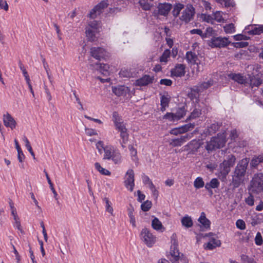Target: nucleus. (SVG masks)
<instances>
[{
    "instance_id": "obj_16",
    "label": "nucleus",
    "mask_w": 263,
    "mask_h": 263,
    "mask_svg": "<svg viewBox=\"0 0 263 263\" xmlns=\"http://www.w3.org/2000/svg\"><path fill=\"white\" fill-rule=\"evenodd\" d=\"M180 253L178 248L172 249L171 248L170 254L167 258L172 263H179Z\"/></svg>"
},
{
    "instance_id": "obj_35",
    "label": "nucleus",
    "mask_w": 263,
    "mask_h": 263,
    "mask_svg": "<svg viewBox=\"0 0 263 263\" xmlns=\"http://www.w3.org/2000/svg\"><path fill=\"white\" fill-rule=\"evenodd\" d=\"M95 166L96 169L98 172H99L102 175L109 176L111 174L109 171L103 168L101 166L100 163L98 162H96L95 163Z\"/></svg>"
},
{
    "instance_id": "obj_31",
    "label": "nucleus",
    "mask_w": 263,
    "mask_h": 263,
    "mask_svg": "<svg viewBox=\"0 0 263 263\" xmlns=\"http://www.w3.org/2000/svg\"><path fill=\"white\" fill-rule=\"evenodd\" d=\"M99 71L103 76L109 74V66L108 64H99Z\"/></svg>"
},
{
    "instance_id": "obj_27",
    "label": "nucleus",
    "mask_w": 263,
    "mask_h": 263,
    "mask_svg": "<svg viewBox=\"0 0 263 263\" xmlns=\"http://www.w3.org/2000/svg\"><path fill=\"white\" fill-rule=\"evenodd\" d=\"M184 7V6L183 4L181 3H177L174 6L173 10L172 11V14L173 15L176 17H177L181 11V10H182Z\"/></svg>"
},
{
    "instance_id": "obj_13",
    "label": "nucleus",
    "mask_w": 263,
    "mask_h": 263,
    "mask_svg": "<svg viewBox=\"0 0 263 263\" xmlns=\"http://www.w3.org/2000/svg\"><path fill=\"white\" fill-rule=\"evenodd\" d=\"M154 80V77H151L149 75L145 74L142 77L136 81V85L139 86H146L149 84L153 83Z\"/></svg>"
},
{
    "instance_id": "obj_46",
    "label": "nucleus",
    "mask_w": 263,
    "mask_h": 263,
    "mask_svg": "<svg viewBox=\"0 0 263 263\" xmlns=\"http://www.w3.org/2000/svg\"><path fill=\"white\" fill-rule=\"evenodd\" d=\"M241 260L242 263H256L253 258L244 254L241 256Z\"/></svg>"
},
{
    "instance_id": "obj_64",
    "label": "nucleus",
    "mask_w": 263,
    "mask_h": 263,
    "mask_svg": "<svg viewBox=\"0 0 263 263\" xmlns=\"http://www.w3.org/2000/svg\"><path fill=\"white\" fill-rule=\"evenodd\" d=\"M9 6L6 1L0 0V9H3L5 11L8 10Z\"/></svg>"
},
{
    "instance_id": "obj_20",
    "label": "nucleus",
    "mask_w": 263,
    "mask_h": 263,
    "mask_svg": "<svg viewBox=\"0 0 263 263\" xmlns=\"http://www.w3.org/2000/svg\"><path fill=\"white\" fill-rule=\"evenodd\" d=\"M221 245V242L219 240L215 238H212L210 241L206 244L205 249L212 250L215 248L216 247H219Z\"/></svg>"
},
{
    "instance_id": "obj_51",
    "label": "nucleus",
    "mask_w": 263,
    "mask_h": 263,
    "mask_svg": "<svg viewBox=\"0 0 263 263\" xmlns=\"http://www.w3.org/2000/svg\"><path fill=\"white\" fill-rule=\"evenodd\" d=\"M236 226L237 228L241 230L246 229V223L245 221L241 219H238L236 221Z\"/></svg>"
},
{
    "instance_id": "obj_62",
    "label": "nucleus",
    "mask_w": 263,
    "mask_h": 263,
    "mask_svg": "<svg viewBox=\"0 0 263 263\" xmlns=\"http://www.w3.org/2000/svg\"><path fill=\"white\" fill-rule=\"evenodd\" d=\"M245 201L247 204L250 206H252L254 205V197L252 195H250L245 200Z\"/></svg>"
},
{
    "instance_id": "obj_8",
    "label": "nucleus",
    "mask_w": 263,
    "mask_h": 263,
    "mask_svg": "<svg viewBox=\"0 0 263 263\" xmlns=\"http://www.w3.org/2000/svg\"><path fill=\"white\" fill-rule=\"evenodd\" d=\"M134 172L132 169L128 170L126 173L125 180L124 182L125 187L132 192L135 186Z\"/></svg>"
},
{
    "instance_id": "obj_26",
    "label": "nucleus",
    "mask_w": 263,
    "mask_h": 263,
    "mask_svg": "<svg viewBox=\"0 0 263 263\" xmlns=\"http://www.w3.org/2000/svg\"><path fill=\"white\" fill-rule=\"evenodd\" d=\"M181 223L184 227L189 228L192 227L193 223L191 217L186 215L181 219Z\"/></svg>"
},
{
    "instance_id": "obj_9",
    "label": "nucleus",
    "mask_w": 263,
    "mask_h": 263,
    "mask_svg": "<svg viewBox=\"0 0 263 263\" xmlns=\"http://www.w3.org/2000/svg\"><path fill=\"white\" fill-rule=\"evenodd\" d=\"M228 77L230 79L233 80L235 82L243 85L245 86H248V78L244 77L242 74L231 73L228 75Z\"/></svg>"
},
{
    "instance_id": "obj_7",
    "label": "nucleus",
    "mask_w": 263,
    "mask_h": 263,
    "mask_svg": "<svg viewBox=\"0 0 263 263\" xmlns=\"http://www.w3.org/2000/svg\"><path fill=\"white\" fill-rule=\"evenodd\" d=\"M141 236L143 241L148 247H152L156 241V237L147 229H143L141 232Z\"/></svg>"
},
{
    "instance_id": "obj_25",
    "label": "nucleus",
    "mask_w": 263,
    "mask_h": 263,
    "mask_svg": "<svg viewBox=\"0 0 263 263\" xmlns=\"http://www.w3.org/2000/svg\"><path fill=\"white\" fill-rule=\"evenodd\" d=\"M263 32V26L262 25H258L257 26H252V29L248 31V33L249 34H260Z\"/></svg>"
},
{
    "instance_id": "obj_1",
    "label": "nucleus",
    "mask_w": 263,
    "mask_h": 263,
    "mask_svg": "<svg viewBox=\"0 0 263 263\" xmlns=\"http://www.w3.org/2000/svg\"><path fill=\"white\" fill-rule=\"evenodd\" d=\"M249 159L244 158L237 164L232 176V184L234 187H238L245 179Z\"/></svg>"
},
{
    "instance_id": "obj_53",
    "label": "nucleus",
    "mask_w": 263,
    "mask_h": 263,
    "mask_svg": "<svg viewBox=\"0 0 263 263\" xmlns=\"http://www.w3.org/2000/svg\"><path fill=\"white\" fill-rule=\"evenodd\" d=\"M115 125L116 129L120 132L127 130V128H126L125 125L123 122L117 123V124H115Z\"/></svg>"
},
{
    "instance_id": "obj_12",
    "label": "nucleus",
    "mask_w": 263,
    "mask_h": 263,
    "mask_svg": "<svg viewBox=\"0 0 263 263\" xmlns=\"http://www.w3.org/2000/svg\"><path fill=\"white\" fill-rule=\"evenodd\" d=\"M3 122L6 127H10L11 129H13L16 127V121L8 112L3 115Z\"/></svg>"
},
{
    "instance_id": "obj_28",
    "label": "nucleus",
    "mask_w": 263,
    "mask_h": 263,
    "mask_svg": "<svg viewBox=\"0 0 263 263\" xmlns=\"http://www.w3.org/2000/svg\"><path fill=\"white\" fill-rule=\"evenodd\" d=\"M219 168L220 174L224 177H226L228 175L231 170V168L223 162L220 163Z\"/></svg>"
},
{
    "instance_id": "obj_63",
    "label": "nucleus",
    "mask_w": 263,
    "mask_h": 263,
    "mask_svg": "<svg viewBox=\"0 0 263 263\" xmlns=\"http://www.w3.org/2000/svg\"><path fill=\"white\" fill-rule=\"evenodd\" d=\"M85 133L86 134L89 136L97 135L96 131L91 128H85Z\"/></svg>"
},
{
    "instance_id": "obj_48",
    "label": "nucleus",
    "mask_w": 263,
    "mask_h": 263,
    "mask_svg": "<svg viewBox=\"0 0 263 263\" xmlns=\"http://www.w3.org/2000/svg\"><path fill=\"white\" fill-rule=\"evenodd\" d=\"M214 18L213 20H216L218 22H223L224 19L222 17V14L221 12L217 11L214 14Z\"/></svg>"
},
{
    "instance_id": "obj_11",
    "label": "nucleus",
    "mask_w": 263,
    "mask_h": 263,
    "mask_svg": "<svg viewBox=\"0 0 263 263\" xmlns=\"http://www.w3.org/2000/svg\"><path fill=\"white\" fill-rule=\"evenodd\" d=\"M248 86L253 88L254 87H258L262 83V80L258 76L248 74Z\"/></svg>"
},
{
    "instance_id": "obj_49",
    "label": "nucleus",
    "mask_w": 263,
    "mask_h": 263,
    "mask_svg": "<svg viewBox=\"0 0 263 263\" xmlns=\"http://www.w3.org/2000/svg\"><path fill=\"white\" fill-rule=\"evenodd\" d=\"M172 249L178 248V243L176 234H173L171 237Z\"/></svg>"
},
{
    "instance_id": "obj_30",
    "label": "nucleus",
    "mask_w": 263,
    "mask_h": 263,
    "mask_svg": "<svg viewBox=\"0 0 263 263\" xmlns=\"http://www.w3.org/2000/svg\"><path fill=\"white\" fill-rule=\"evenodd\" d=\"M221 124L218 123H215L211 124L208 128V132L210 135L215 134L217 131L218 130L219 128L221 126Z\"/></svg>"
},
{
    "instance_id": "obj_40",
    "label": "nucleus",
    "mask_w": 263,
    "mask_h": 263,
    "mask_svg": "<svg viewBox=\"0 0 263 263\" xmlns=\"http://www.w3.org/2000/svg\"><path fill=\"white\" fill-rule=\"evenodd\" d=\"M194 186L196 189H200L205 186L204 181L201 177H197L194 182Z\"/></svg>"
},
{
    "instance_id": "obj_6",
    "label": "nucleus",
    "mask_w": 263,
    "mask_h": 263,
    "mask_svg": "<svg viewBox=\"0 0 263 263\" xmlns=\"http://www.w3.org/2000/svg\"><path fill=\"white\" fill-rule=\"evenodd\" d=\"M110 0H103L98 4L90 11L89 15L90 18H94L98 15H100L103 11L104 9L108 6V2Z\"/></svg>"
},
{
    "instance_id": "obj_56",
    "label": "nucleus",
    "mask_w": 263,
    "mask_h": 263,
    "mask_svg": "<svg viewBox=\"0 0 263 263\" xmlns=\"http://www.w3.org/2000/svg\"><path fill=\"white\" fill-rule=\"evenodd\" d=\"M214 30L212 27H208L205 32L203 33V37H207L212 36L214 34Z\"/></svg>"
},
{
    "instance_id": "obj_2",
    "label": "nucleus",
    "mask_w": 263,
    "mask_h": 263,
    "mask_svg": "<svg viewBox=\"0 0 263 263\" xmlns=\"http://www.w3.org/2000/svg\"><path fill=\"white\" fill-rule=\"evenodd\" d=\"M226 142V138L223 135H218L217 137H213L211 140L207 143L205 148L208 151H212L223 147Z\"/></svg>"
},
{
    "instance_id": "obj_18",
    "label": "nucleus",
    "mask_w": 263,
    "mask_h": 263,
    "mask_svg": "<svg viewBox=\"0 0 263 263\" xmlns=\"http://www.w3.org/2000/svg\"><path fill=\"white\" fill-rule=\"evenodd\" d=\"M127 91V87L124 86L112 87V92L117 96H125Z\"/></svg>"
},
{
    "instance_id": "obj_34",
    "label": "nucleus",
    "mask_w": 263,
    "mask_h": 263,
    "mask_svg": "<svg viewBox=\"0 0 263 263\" xmlns=\"http://www.w3.org/2000/svg\"><path fill=\"white\" fill-rule=\"evenodd\" d=\"M115 164L121 162V156L120 153L118 150L113 151V154L111 159Z\"/></svg>"
},
{
    "instance_id": "obj_15",
    "label": "nucleus",
    "mask_w": 263,
    "mask_h": 263,
    "mask_svg": "<svg viewBox=\"0 0 263 263\" xmlns=\"http://www.w3.org/2000/svg\"><path fill=\"white\" fill-rule=\"evenodd\" d=\"M172 8V5L170 3H160L158 6V13L163 16H166Z\"/></svg>"
},
{
    "instance_id": "obj_29",
    "label": "nucleus",
    "mask_w": 263,
    "mask_h": 263,
    "mask_svg": "<svg viewBox=\"0 0 263 263\" xmlns=\"http://www.w3.org/2000/svg\"><path fill=\"white\" fill-rule=\"evenodd\" d=\"M235 161V156L233 155H230L227 157V160H224L223 162L231 168L234 165Z\"/></svg>"
},
{
    "instance_id": "obj_22",
    "label": "nucleus",
    "mask_w": 263,
    "mask_h": 263,
    "mask_svg": "<svg viewBox=\"0 0 263 263\" xmlns=\"http://www.w3.org/2000/svg\"><path fill=\"white\" fill-rule=\"evenodd\" d=\"M154 0H140L139 3L142 9L145 11L151 10L153 5L152 2Z\"/></svg>"
},
{
    "instance_id": "obj_44",
    "label": "nucleus",
    "mask_w": 263,
    "mask_h": 263,
    "mask_svg": "<svg viewBox=\"0 0 263 263\" xmlns=\"http://www.w3.org/2000/svg\"><path fill=\"white\" fill-rule=\"evenodd\" d=\"M152 205V202L149 200H146L141 204V210L144 212H147L149 210Z\"/></svg>"
},
{
    "instance_id": "obj_59",
    "label": "nucleus",
    "mask_w": 263,
    "mask_h": 263,
    "mask_svg": "<svg viewBox=\"0 0 263 263\" xmlns=\"http://www.w3.org/2000/svg\"><path fill=\"white\" fill-rule=\"evenodd\" d=\"M173 82L170 79H161L160 81V84L161 85H164L167 86H170L172 85Z\"/></svg>"
},
{
    "instance_id": "obj_52",
    "label": "nucleus",
    "mask_w": 263,
    "mask_h": 263,
    "mask_svg": "<svg viewBox=\"0 0 263 263\" xmlns=\"http://www.w3.org/2000/svg\"><path fill=\"white\" fill-rule=\"evenodd\" d=\"M103 200L105 202V207L106 211L112 214L113 212V209L110 204L109 199L107 198H104Z\"/></svg>"
},
{
    "instance_id": "obj_14",
    "label": "nucleus",
    "mask_w": 263,
    "mask_h": 263,
    "mask_svg": "<svg viewBox=\"0 0 263 263\" xmlns=\"http://www.w3.org/2000/svg\"><path fill=\"white\" fill-rule=\"evenodd\" d=\"M105 50L102 47H92L90 49L91 55L97 60H100L105 55Z\"/></svg>"
},
{
    "instance_id": "obj_39",
    "label": "nucleus",
    "mask_w": 263,
    "mask_h": 263,
    "mask_svg": "<svg viewBox=\"0 0 263 263\" xmlns=\"http://www.w3.org/2000/svg\"><path fill=\"white\" fill-rule=\"evenodd\" d=\"M23 141L25 143V146L28 149V151L29 152L31 156L33 157V158L34 159H35L34 153L32 149L31 146L30 144V142L29 140H28L26 136H24L23 138Z\"/></svg>"
},
{
    "instance_id": "obj_3",
    "label": "nucleus",
    "mask_w": 263,
    "mask_h": 263,
    "mask_svg": "<svg viewBox=\"0 0 263 263\" xmlns=\"http://www.w3.org/2000/svg\"><path fill=\"white\" fill-rule=\"evenodd\" d=\"M208 44L212 48H224L231 44L229 38L221 36H212L208 41Z\"/></svg>"
},
{
    "instance_id": "obj_42",
    "label": "nucleus",
    "mask_w": 263,
    "mask_h": 263,
    "mask_svg": "<svg viewBox=\"0 0 263 263\" xmlns=\"http://www.w3.org/2000/svg\"><path fill=\"white\" fill-rule=\"evenodd\" d=\"M120 77L123 78H130L133 77V73L130 70L127 69H122L120 71Z\"/></svg>"
},
{
    "instance_id": "obj_55",
    "label": "nucleus",
    "mask_w": 263,
    "mask_h": 263,
    "mask_svg": "<svg viewBox=\"0 0 263 263\" xmlns=\"http://www.w3.org/2000/svg\"><path fill=\"white\" fill-rule=\"evenodd\" d=\"M232 44L236 48H243L248 46V43L247 42H240L233 43Z\"/></svg>"
},
{
    "instance_id": "obj_17",
    "label": "nucleus",
    "mask_w": 263,
    "mask_h": 263,
    "mask_svg": "<svg viewBox=\"0 0 263 263\" xmlns=\"http://www.w3.org/2000/svg\"><path fill=\"white\" fill-rule=\"evenodd\" d=\"M189 139V135L181 136L179 138L173 139L171 140L170 144L174 147L181 146L183 143Z\"/></svg>"
},
{
    "instance_id": "obj_61",
    "label": "nucleus",
    "mask_w": 263,
    "mask_h": 263,
    "mask_svg": "<svg viewBox=\"0 0 263 263\" xmlns=\"http://www.w3.org/2000/svg\"><path fill=\"white\" fill-rule=\"evenodd\" d=\"M112 118H113L112 120L114 121L115 125L117 124V123L121 122V119L117 112H114L113 113Z\"/></svg>"
},
{
    "instance_id": "obj_21",
    "label": "nucleus",
    "mask_w": 263,
    "mask_h": 263,
    "mask_svg": "<svg viewBox=\"0 0 263 263\" xmlns=\"http://www.w3.org/2000/svg\"><path fill=\"white\" fill-rule=\"evenodd\" d=\"M198 221L202 224L204 228H210L211 222L208 218H206L205 214L204 212H202L201 213L200 216L198 219Z\"/></svg>"
},
{
    "instance_id": "obj_4",
    "label": "nucleus",
    "mask_w": 263,
    "mask_h": 263,
    "mask_svg": "<svg viewBox=\"0 0 263 263\" xmlns=\"http://www.w3.org/2000/svg\"><path fill=\"white\" fill-rule=\"evenodd\" d=\"M252 192H263V174L261 173L254 175L251 182Z\"/></svg>"
},
{
    "instance_id": "obj_43",
    "label": "nucleus",
    "mask_w": 263,
    "mask_h": 263,
    "mask_svg": "<svg viewBox=\"0 0 263 263\" xmlns=\"http://www.w3.org/2000/svg\"><path fill=\"white\" fill-rule=\"evenodd\" d=\"M170 101L171 97L168 95H162L160 98V105L168 106Z\"/></svg>"
},
{
    "instance_id": "obj_57",
    "label": "nucleus",
    "mask_w": 263,
    "mask_h": 263,
    "mask_svg": "<svg viewBox=\"0 0 263 263\" xmlns=\"http://www.w3.org/2000/svg\"><path fill=\"white\" fill-rule=\"evenodd\" d=\"M219 2L221 4H224L225 7H233V0H219Z\"/></svg>"
},
{
    "instance_id": "obj_32",
    "label": "nucleus",
    "mask_w": 263,
    "mask_h": 263,
    "mask_svg": "<svg viewBox=\"0 0 263 263\" xmlns=\"http://www.w3.org/2000/svg\"><path fill=\"white\" fill-rule=\"evenodd\" d=\"M152 228L156 230H160L163 227L161 222L158 218L155 217L152 222Z\"/></svg>"
},
{
    "instance_id": "obj_47",
    "label": "nucleus",
    "mask_w": 263,
    "mask_h": 263,
    "mask_svg": "<svg viewBox=\"0 0 263 263\" xmlns=\"http://www.w3.org/2000/svg\"><path fill=\"white\" fill-rule=\"evenodd\" d=\"M255 243L257 246H261L263 243V239L260 232H257L255 237Z\"/></svg>"
},
{
    "instance_id": "obj_5",
    "label": "nucleus",
    "mask_w": 263,
    "mask_h": 263,
    "mask_svg": "<svg viewBox=\"0 0 263 263\" xmlns=\"http://www.w3.org/2000/svg\"><path fill=\"white\" fill-rule=\"evenodd\" d=\"M195 14V9L191 4H187L181 13L179 18L185 23H188L193 20Z\"/></svg>"
},
{
    "instance_id": "obj_10",
    "label": "nucleus",
    "mask_w": 263,
    "mask_h": 263,
    "mask_svg": "<svg viewBox=\"0 0 263 263\" xmlns=\"http://www.w3.org/2000/svg\"><path fill=\"white\" fill-rule=\"evenodd\" d=\"M185 66L182 64H177L175 67L171 69V74L172 77H182L185 73Z\"/></svg>"
},
{
    "instance_id": "obj_60",
    "label": "nucleus",
    "mask_w": 263,
    "mask_h": 263,
    "mask_svg": "<svg viewBox=\"0 0 263 263\" xmlns=\"http://www.w3.org/2000/svg\"><path fill=\"white\" fill-rule=\"evenodd\" d=\"M149 189L152 191L153 193V195L156 198H157L159 195V192L156 189L155 186L154 184H151V186L149 187Z\"/></svg>"
},
{
    "instance_id": "obj_19",
    "label": "nucleus",
    "mask_w": 263,
    "mask_h": 263,
    "mask_svg": "<svg viewBox=\"0 0 263 263\" xmlns=\"http://www.w3.org/2000/svg\"><path fill=\"white\" fill-rule=\"evenodd\" d=\"M185 59L189 63L195 64L197 63L198 57L195 52L190 51L186 52Z\"/></svg>"
},
{
    "instance_id": "obj_54",
    "label": "nucleus",
    "mask_w": 263,
    "mask_h": 263,
    "mask_svg": "<svg viewBox=\"0 0 263 263\" xmlns=\"http://www.w3.org/2000/svg\"><path fill=\"white\" fill-rule=\"evenodd\" d=\"M175 114L172 112H167L164 116V119H167L170 121H175Z\"/></svg>"
},
{
    "instance_id": "obj_45",
    "label": "nucleus",
    "mask_w": 263,
    "mask_h": 263,
    "mask_svg": "<svg viewBox=\"0 0 263 263\" xmlns=\"http://www.w3.org/2000/svg\"><path fill=\"white\" fill-rule=\"evenodd\" d=\"M201 110L199 109L195 108L191 112L190 116L187 119V120H191L192 119H195L201 115Z\"/></svg>"
},
{
    "instance_id": "obj_36",
    "label": "nucleus",
    "mask_w": 263,
    "mask_h": 263,
    "mask_svg": "<svg viewBox=\"0 0 263 263\" xmlns=\"http://www.w3.org/2000/svg\"><path fill=\"white\" fill-rule=\"evenodd\" d=\"M171 55V51L170 49H165L160 57V62L166 63L168 61V58Z\"/></svg>"
},
{
    "instance_id": "obj_37",
    "label": "nucleus",
    "mask_w": 263,
    "mask_h": 263,
    "mask_svg": "<svg viewBox=\"0 0 263 263\" xmlns=\"http://www.w3.org/2000/svg\"><path fill=\"white\" fill-rule=\"evenodd\" d=\"M85 33L87 38L89 41L93 42L96 40V37L95 31L92 29L88 28L86 29Z\"/></svg>"
},
{
    "instance_id": "obj_41",
    "label": "nucleus",
    "mask_w": 263,
    "mask_h": 263,
    "mask_svg": "<svg viewBox=\"0 0 263 263\" xmlns=\"http://www.w3.org/2000/svg\"><path fill=\"white\" fill-rule=\"evenodd\" d=\"M223 29L226 33H233L235 31V28L233 23L226 25L223 27Z\"/></svg>"
},
{
    "instance_id": "obj_33",
    "label": "nucleus",
    "mask_w": 263,
    "mask_h": 263,
    "mask_svg": "<svg viewBox=\"0 0 263 263\" xmlns=\"http://www.w3.org/2000/svg\"><path fill=\"white\" fill-rule=\"evenodd\" d=\"M115 150L111 147H106L105 148H104V155L103 159L107 160L111 159L113 154V151Z\"/></svg>"
},
{
    "instance_id": "obj_58",
    "label": "nucleus",
    "mask_w": 263,
    "mask_h": 263,
    "mask_svg": "<svg viewBox=\"0 0 263 263\" xmlns=\"http://www.w3.org/2000/svg\"><path fill=\"white\" fill-rule=\"evenodd\" d=\"M128 216L130 218V222L132 224L134 227H136V220L133 215L132 210H129L128 212Z\"/></svg>"
},
{
    "instance_id": "obj_24",
    "label": "nucleus",
    "mask_w": 263,
    "mask_h": 263,
    "mask_svg": "<svg viewBox=\"0 0 263 263\" xmlns=\"http://www.w3.org/2000/svg\"><path fill=\"white\" fill-rule=\"evenodd\" d=\"M120 137L122 139V141L121 142V146L124 148L125 147V145L127 143L129 138V134L127 133V129L120 132Z\"/></svg>"
},
{
    "instance_id": "obj_23",
    "label": "nucleus",
    "mask_w": 263,
    "mask_h": 263,
    "mask_svg": "<svg viewBox=\"0 0 263 263\" xmlns=\"http://www.w3.org/2000/svg\"><path fill=\"white\" fill-rule=\"evenodd\" d=\"M220 185V182L217 178H213L209 182L205 184V188L216 189L218 188Z\"/></svg>"
},
{
    "instance_id": "obj_50",
    "label": "nucleus",
    "mask_w": 263,
    "mask_h": 263,
    "mask_svg": "<svg viewBox=\"0 0 263 263\" xmlns=\"http://www.w3.org/2000/svg\"><path fill=\"white\" fill-rule=\"evenodd\" d=\"M142 179L143 183L144 184H148V187L151 186V184H153V182L149 179V177L145 174H143L142 176Z\"/></svg>"
},
{
    "instance_id": "obj_38",
    "label": "nucleus",
    "mask_w": 263,
    "mask_h": 263,
    "mask_svg": "<svg viewBox=\"0 0 263 263\" xmlns=\"http://www.w3.org/2000/svg\"><path fill=\"white\" fill-rule=\"evenodd\" d=\"M174 114L176 121H178L185 115V110L184 108H179Z\"/></svg>"
}]
</instances>
